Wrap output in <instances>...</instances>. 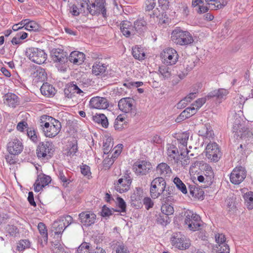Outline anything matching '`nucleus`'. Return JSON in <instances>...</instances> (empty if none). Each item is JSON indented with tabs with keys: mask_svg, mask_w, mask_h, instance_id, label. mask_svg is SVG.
Here are the masks:
<instances>
[{
	"mask_svg": "<svg viewBox=\"0 0 253 253\" xmlns=\"http://www.w3.org/2000/svg\"><path fill=\"white\" fill-rule=\"evenodd\" d=\"M133 27L135 34H141L146 28V22L142 19L138 20L134 22Z\"/></svg>",
	"mask_w": 253,
	"mask_h": 253,
	"instance_id": "f704fd0d",
	"label": "nucleus"
},
{
	"mask_svg": "<svg viewBox=\"0 0 253 253\" xmlns=\"http://www.w3.org/2000/svg\"><path fill=\"white\" fill-rule=\"evenodd\" d=\"M229 247L227 244L217 245L213 250L214 253H229Z\"/></svg>",
	"mask_w": 253,
	"mask_h": 253,
	"instance_id": "a18cd8bd",
	"label": "nucleus"
},
{
	"mask_svg": "<svg viewBox=\"0 0 253 253\" xmlns=\"http://www.w3.org/2000/svg\"><path fill=\"white\" fill-rule=\"evenodd\" d=\"M159 72L164 80L168 79L171 76L170 68L166 65H162L159 68Z\"/></svg>",
	"mask_w": 253,
	"mask_h": 253,
	"instance_id": "c03bdc74",
	"label": "nucleus"
},
{
	"mask_svg": "<svg viewBox=\"0 0 253 253\" xmlns=\"http://www.w3.org/2000/svg\"><path fill=\"white\" fill-rule=\"evenodd\" d=\"M203 172L206 176V186H210L213 182L214 175L211 167L207 164L202 166Z\"/></svg>",
	"mask_w": 253,
	"mask_h": 253,
	"instance_id": "b1692460",
	"label": "nucleus"
},
{
	"mask_svg": "<svg viewBox=\"0 0 253 253\" xmlns=\"http://www.w3.org/2000/svg\"><path fill=\"white\" fill-rule=\"evenodd\" d=\"M244 198L247 203L248 208L249 209H253V192L250 191L245 193L244 195Z\"/></svg>",
	"mask_w": 253,
	"mask_h": 253,
	"instance_id": "864d4df0",
	"label": "nucleus"
},
{
	"mask_svg": "<svg viewBox=\"0 0 253 253\" xmlns=\"http://www.w3.org/2000/svg\"><path fill=\"white\" fill-rule=\"evenodd\" d=\"M246 171L244 168L241 166L236 167L230 174V181L233 184H239L246 178Z\"/></svg>",
	"mask_w": 253,
	"mask_h": 253,
	"instance_id": "ddd939ff",
	"label": "nucleus"
},
{
	"mask_svg": "<svg viewBox=\"0 0 253 253\" xmlns=\"http://www.w3.org/2000/svg\"><path fill=\"white\" fill-rule=\"evenodd\" d=\"M165 191L166 192L164 194V196H165L166 200L168 202L173 201V196L176 195V190L175 187L173 185L167 187L166 185Z\"/></svg>",
	"mask_w": 253,
	"mask_h": 253,
	"instance_id": "72a5a7b5",
	"label": "nucleus"
},
{
	"mask_svg": "<svg viewBox=\"0 0 253 253\" xmlns=\"http://www.w3.org/2000/svg\"><path fill=\"white\" fill-rule=\"evenodd\" d=\"M96 214L91 211H84L79 214L80 222L85 227H89L95 222Z\"/></svg>",
	"mask_w": 253,
	"mask_h": 253,
	"instance_id": "2eb2a0df",
	"label": "nucleus"
},
{
	"mask_svg": "<svg viewBox=\"0 0 253 253\" xmlns=\"http://www.w3.org/2000/svg\"><path fill=\"white\" fill-rule=\"evenodd\" d=\"M189 152L187 150L186 154L184 153V156H180V160L179 162H181V164L182 166H186L190 163V157L189 155Z\"/></svg>",
	"mask_w": 253,
	"mask_h": 253,
	"instance_id": "0e129e2a",
	"label": "nucleus"
},
{
	"mask_svg": "<svg viewBox=\"0 0 253 253\" xmlns=\"http://www.w3.org/2000/svg\"><path fill=\"white\" fill-rule=\"evenodd\" d=\"M113 146V139L111 137H108L106 141L103 142V148L104 154H108L111 150Z\"/></svg>",
	"mask_w": 253,
	"mask_h": 253,
	"instance_id": "8fccbe9b",
	"label": "nucleus"
},
{
	"mask_svg": "<svg viewBox=\"0 0 253 253\" xmlns=\"http://www.w3.org/2000/svg\"><path fill=\"white\" fill-rule=\"evenodd\" d=\"M189 190L190 194L192 197L197 198L198 199H203L204 192L202 188L197 187L195 185H189Z\"/></svg>",
	"mask_w": 253,
	"mask_h": 253,
	"instance_id": "2f4dec72",
	"label": "nucleus"
},
{
	"mask_svg": "<svg viewBox=\"0 0 253 253\" xmlns=\"http://www.w3.org/2000/svg\"><path fill=\"white\" fill-rule=\"evenodd\" d=\"M5 231L10 236L15 237L19 233L17 227L13 225H7L5 227Z\"/></svg>",
	"mask_w": 253,
	"mask_h": 253,
	"instance_id": "13d9d810",
	"label": "nucleus"
},
{
	"mask_svg": "<svg viewBox=\"0 0 253 253\" xmlns=\"http://www.w3.org/2000/svg\"><path fill=\"white\" fill-rule=\"evenodd\" d=\"M105 4V0H95L90 4V7H88V11L92 15H99L101 13L104 18H106Z\"/></svg>",
	"mask_w": 253,
	"mask_h": 253,
	"instance_id": "6e6552de",
	"label": "nucleus"
},
{
	"mask_svg": "<svg viewBox=\"0 0 253 253\" xmlns=\"http://www.w3.org/2000/svg\"><path fill=\"white\" fill-rule=\"evenodd\" d=\"M156 171L160 176L165 178L167 176H169L171 173L172 170L170 167L166 163H161L156 167Z\"/></svg>",
	"mask_w": 253,
	"mask_h": 253,
	"instance_id": "cd10ccee",
	"label": "nucleus"
},
{
	"mask_svg": "<svg viewBox=\"0 0 253 253\" xmlns=\"http://www.w3.org/2000/svg\"><path fill=\"white\" fill-rule=\"evenodd\" d=\"M171 40L176 44L181 46L191 45L194 42L191 34L187 31L182 30L180 27H176L172 31Z\"/></svg>",
	"mask_w": 253,
	"mask_h": 253,
	"instance_id": "f257e3e1",
	"label": "nucleus"
},
{
	"mask_svg": "<svg viewBox=\"0 0 253 253\" xmlns=\"http://www.w3.org/2000/svg\"><path fill=\"white\" fill-rule=\"evenodd\" d=\"M18 102V97L12 93L5 94L3 96V102L10 107H15Z\"/></svg>",
	"mask_w": 253,
	"mask_h": 253,
	"instance_id": "7c9ffc66",
	"label": "nucleus"
},
{
	"mask_svg": "<svg viewBox=\"0 0 253 253\" xmlns=\"http://www.w3.org/2000/svg\"><path fill=\"white\" fill-rule=\"evenodd\" d=\"M78 253H91V247L89 243L84 242L78 247Z\"/></svg>",
	"mask_w": 253,
	"mask_h": 253,
	"instance_id": "5fc2aeb1",
	"label": "nucleus"
},
{
	"mask_svg": "<svg viewBox=\"0 0 253 253\" xmlns=\"http://www.w3.org/2000/svg\"><path fill=\"white\" fill-rule=\"evenodd\" d=\"M25 29L31 32H38L40 31L41 27L36 22L31 20L28 24H26Z\"/></svg>",
	"mask_w": 253,
	"mask_h": 253,
	"instance_id": "de8ad7c7",
	"label": "nucleus"
},
{
	"mask_svg": "<svg viewBox=\"0 0 253 253\" xmlns=\"http://www.w3.org/2000/svg\"><path fill=\"white\" fill-rule=\"evenodd\" d=\"M184 216V223L190 230L195 231L199 229L202 225V221L199 215L191 211L187 210L185 211Z\"/></svg>",
	"mask_w": 253,
	"mask_h": 253,
	"instance_id": "39448f33",
	"label": "nucleus"
},
{
	"mask_svg": "<svg viewBox=\"0 0 253 253\" xmlns=\"http://www.w3.org/2000/svg\"><path fill=\"white\" fill-rule=\"evenodd\" d=\"M161 212L169 216V215L173 214L174 209L172 206L166 203L162 206Z\"/></svg>",
	"mask_w": 253,
	"mask_h": 253,
	"instance_id": "6e6d98bb",
	"label": "nucleus"
},
{
	"mask_svg": "<svg viewBox=\"0 0 253 253\" xmlns=\"http://www.w3.org/2000/svg\"><path fill=\"white\" fill-rule=\"evenodd\" d=\"M142 197L140 196L138 192H134L130 196L131 205L134 207H139L141 204Z\"/></svg>",
	"mask_w": 253,
	"mask_h": 253,
	"instance_id": "79ce46f5",
	"label": "nucleus"
},
{
	"mask_svg": "<svg viewBox=\"0 0 253 253\" xmlns=\"http://www.w3.org/2000/svg\"><path fill=\"white\" fill-rule=\"evenodd\" d=\"M73 222V219L69 215L61 216L52 224L51 231L54 233L58 238L61 239V235L64 230Z\"/></svg>",
	"mask_w": 253,
	"mask_h": 253,
	"instance_id": "f03ea898",
	"label": "nucleus"
},
{
	"mask_svg": "<svg viewBox=\"0 0 253 253\" xmlns=\"http://www.w3.org/2000/svg\"><path fill=\"white\" fill-rule=\"evenodd\" d=\"M156 221L158 224L166 226L170 222L171 220L169 216L161 212L157 216Z\"/></svg>",
	"mask_w": 253,
	"mask_h": 253,
	"instance_id": "37998d69",
	"label": "nucleus"
},
{
	"mask_svg": "<svg viewBox=\"0 0 253 253\" xmlns=\"http://www.w3.org/2000/svg\"><path fill=\"white\" fill-rule=\"evenodd\" d=\"M36 151L37 157L39 159L48 160L53 155L54 145L50 141L41 142L39 144Z\"/></svg>",
	"mask_w": 253,
	"mask_h": 253,
	"instance_id": "20e7f679",
	"label": "nucleus"
},
{
	"mask_svg": "<svg viewBox=\"0 0 253 253\" xmlns=\"http://www.w3.org/2000/svg\"><path fill=\"white\" fill-rule=\"evenodd\" d=\"M30 242L28 240H21L17 243L16 250L19 252L23 251L30 247Z\"/></svg>",
	"mask_w": 253,
	"mask_h": 253,
	"instance_id": "3c124183",
	"label": "nucleus"
},
{
	"mask_svg": "<svg viewBox=\"0 0 253 253\" xmlns=\"http://www.w3.org/2000/svg\"><path fill=\"white\" fill-rule=\"evenodd\" d=\"M168 160L172 164H178L180 160V156H184V152L179 153L177 148L173 144L167 145Z\"/></svg>",
	"mask_w": 253,
	"mask_h": 253,
	"instance_id": "f8f14e48",
	"label": "nucleus"
},
{
	"mask_svg": "<svg viewBox=\"0 0 253 253\" xmlns=\"http://www.w3.org/2000/svg\"><path fill=\"white\" fill-rule=\"evenodd\" d=\"M118 201V207L120 209L119 210H114L112 209L114 211H117L120 212H126V203L124 200V199L120 197H118L117 198Z\"/></svg>",
	"mask_w": 253,
	"mask_h": 253,
	"instance_id": "603ef678",
	"label": "nucleus"
},
{
	"mask_svg": "<svg viewBox=\"0 0 253 253\" xmlns=\"http://www.w3.org/2000/svg\"><path fill=\"white\" fill-rule=\"evenodd\" d=\"M84 59V54L78 51H72L69 57V60L71 62L78 65L82 64Z\"/></svg>",
	"mask_w": 253,
	"mask_h": 253,
	"instance_id": "a878e982",
	"label": "nucleus"
},
{
	"mask_svg": "<svg viewBox=\"0 0 253 253\" xmlns=\"http://www.w3.org/2000/svg\"><path fill=\"white\" fill-rule=\"evenodd\" d=\"M161 57L167 65H174L178 61L179 55L175 49L168 47L164 50Z\"/></svg>",
	"mask_w": 253,
	"mask_h": 253,
	"instance_id": "9d476101",
	"label": "nucleus"
},
{
	"mask_svg": "<svg viewBox=\"0 0 253 253\" xmlns=\"http://www.w3.org/2000/svg\"><path fill=\"white\" fill-rule=\"evenodd\" d=\"M170 241L172 246L180 250H186L191 246L190 240L180 232L173 233Z\"/></svg>",
	"mask_w": 253,
	"mask_h": 253,
	"instance_id": "423d86ee",
	"label": "nucleus"
},
{
	"mask_svg": "<svg viewBox=\"0 0 253 253\" xmlns=\"http://www.w3.org/2000/svg\"><path fill=\"white\" fill-rule=\"evenodd\" d=\"M46 119L47 120V121L49 122L48 123H50V125H53L54 127L56 128H59L61 129V123L57 120L53 118L52 117L50 116H46Z\"/></svg>",
	"mask_w": 253,
	"mask_h": 253,
	"instance_id": "bf43d9fd",
	"label": "nucleus"
},
{
	"mask_svg": "<svg viewBox=\"0 0 253 253\" xmlns=\"http://www.w3.org/2000/svg\"><path fill=\"white\" fill-rule=\"evenodd\" d=\"M46 119L47 120V121L49 122L48 123H50V125H53L54 127L56 128H59L61 129V123L57 120L53 118L52 117L50 116H46Z\"/></svg>",
	"mask_w": 253,
	"mask_h": 253,
	"instance_id": "680f3d73",
	"label": "nucleus"
},
{
	"mask_svg": "<svg viewBox=\"0 0 253 253\" xmlns=\"http://www.w3.org/2000/svg\"><path fill=\"white\" fill-rule=\"evenodd\" d=\"M132 54L135 59L139 60H143L145 56V54L143 49L137 45L132 47Z\"/></svg>",
	"mask_w": 253,
	"mask_h": 253,
	"instance_id": "4c0bfd02",
	"label": "nucleus"
},
{
	"mask_svg": "<svg viewBox=\"0 0 253 253\" xmlns=\"http://www.w3.org/2000/svg\"><path fill=\"white\" fill-rule=\"evenodd\" d=\"M23 149L22 142L17 139H14L7 144V150L11 155H16L20 154Z\"/></svg>",
	"mask_w": 253,
	"mask_h": 253,
	"instance_id": "6ab92c4d",
	"label": "nucleus"
},
{
	"mask_svg": "<svg viewBox=\"0 0 253 253\" xmlns=\"http://www.w3.org/2000/svg\"><path fill=\"white\" fill-rule=\"evenodd\" d=\"M206 157L211 161L216 162L221 157L218 144L215 142L209 143L206 148Z\"/></svg>",
	"mask_w": 253,
	"mask_h": 253,
	"instance_id": "1a4fd4ad",
	"label": "nucleus"
},
{
	"mask_svg": "<svg viewBox=\"0 0 253 253\" xmlns=\"http://www.w3.org/2000/svg\"><path fill=\"white\" fill-rule=\"evenodd\" d=\"M80 91L75 82H72L66 84L64 92L66 97L72 98L75 96V93L79 94Z\"/></svg>",
	"mask_w": 253,
	"mask_h": 253,
	"instance_id": "bb28decb",
	"label": "nucleus"
},
{
	"mask_svg": "<svg viewBox=\"0 0 253 253\" xmlns=\"http://www.w3.org/2000/svg\"><path fill=\"white\" fill-rule=\"evenodd\" d=\"M35 77L38 78L39 81H43L46 78V73L44 69L40 67L36 68V71L34 73Z\"/></svg>",
	"mask_w": 253,
	"mask_h": 253,
	"instance_id": "ea45409f",
	"label": "nucleus"
},
{
	"mask_svg": "<svg viewBox=\"0 0 253 253\" xmlns=\"http://www.w3.org/2000/svg\"><path fill=\"white\" fill-rule=\"evenodd\" d=\"M167 182L163 177H157L151 181L150 194L153 199H156L162 195L166 189Z\"/></svg>",
	"mask_w": 253,
	"mask_h": 253,
	"instance_id": "7ed1b4c3",
	"label": "nucleus"
},
{
	"mask_svg": "<svg viewBox=\"0 0 253 253\" xmlns=\"http://www.w3.org/2000/svg\"><path fill=\"white\" fill-rule=\"evenodd\" d=\"M120 30L124 36L126 38L135 34L134 32V27L131 23L128 21H123L120 24Z\"/></svg>",
	"mask_w": 253,
	"mask_h": 253,
	"instance_id": "4be33fe9",
	"label": "nucleus"
},
{
	"mask_svg": "<svg viewBox=\"0 0 253 253\" xmlns=\"http://www.w3.org/2000/svg\"><path fill=\"white\" fill-rule=\"evenodd\" d=\"M46 119L47 120V121L49 122L48 123H50V125H53L54 127L56 128H59L61 129V123L57 120L53 118L52 117L50 116H46Z\"/></svg>",
	"mask_w": 253,
	"mask_h": 253,
	"instance_id": "052dcab7",
	"label": "nucleus"
},
{
	"mask_svg": "<svg viewBox=\"0 0 253 253\" xmlns=\"http://www.w3.org/2000/svg\"><path fill=\"white\" fill-rule=\"evenodd\" d=\"M51 180V177L48 175L44 174L39 175L34 185L35 191L40 192L42 188L50 183Z\"/></svg>",
	"mask_w": 253,
	"mask_h": 253,
	"instance_id": "a211bd4d",
	"label": "nucleus"
},
{
	"mask_svg": "<svg viewBox=\"0 0 253 253\" xmlns=\"http://www.w3.org/2000/svg\"><path fill=\"white\" fill-rule=\"evenodd\" d=\"M189 133L186 132H183L178 136L177 141L182 146L186 147L187 145V141L189 139Z\"/></svg>",
	"mask_w": 253,
	"mask_h": 253,
	"instance_id": "4d7b16f0",
	"label": "nucleus"
},
{
	"mask_svg": "<svg viewBox=\"0 0 253 253\" xmlns=\"http://www.w3.org/2000/svg\"><path fill=\"white\" fill-rule=\"evenodd\" d=\"M197 110L193 106L186 108L175 119V122L179 123L186 119L190 118L196 113Z\"/></svg>",
	"mask_w": 253,
	"mask_h": 253,
	"instance_id": "393cba45",
	"label": "nucleus"
},
{
	"mask_svg": "<svg viewBox=\"0 0 253 253\" xmlns=\"http://www.w3.org/2000/svg\"><path fill=\"white\" fill-rule=\"evenodd\" d=\"M41 126L45 136L49 138L55 137L61 130V129L54 127L53 125H50L48 122L44 123L43 126L41 125Z\"/></svg>",
	"mask_w": 253,
	"mask_h": 253,
	"instance_id": "5701e85b",
	"label": "nucleus"
},
{
	"mask_svg": "<svg viewBox=\"0 0 253 253\" xmlns=\"http://www.w3.org/2000/svg\"><path fill=\"white\" fill-rule=\"evenodd\" d=\"M116 253H130L127 247L123 243L117 244Z\"/></svg>",
	"mask_w": 253,
	"mask_h": 253,
	"instance_id": "e2e57ef3",
	"label": "nucleus"
},
{
	"mask_svg": "<svg viewBox=\"0 0 253 253\" xmlns=\"http://www.w3.org/2000/svg\"><path fill=\"white\" fill-rule=\"evenodd\" d=\"M75 83L78 86V89L80 90L79 91V94L83 93L84 90L87 91V88L90 85V82L87 80H86L85 82L78 81L77 82H75Z\"/></svg>",
	"mask_w": 253,
	"mask_h": 253,
	"instance_id": "49530a36",
	"label": "nucleus"
},
{
	"mask_svg": "<svg viewBox=\"0 0 253 253\" xmlns=\"http://www.w3.org/2000/svg\"><path fill=\"white\" fill-rule=\"evenodd\" d=\"M211 3H208L209 7L211 6L212 9L217 10L224 8L227 4V1L226 0H211Z\"/></svg>",
	"mask_w": 253,
	"mask_h": 253,
	"instance_id": "e433bc0d",
	"label": "nucleus"
},
{
	"mask_svg": "<svg viewBox=\"0 0 253 253\" xmlns=\"http://www.w3.org/2000/svg\"><path fill=\"white\" fill-rule=\"evenodd\" d=\"M89 106L92 109H106L109 107V102L105 97L95 96L90 99Z\"/></svg>",
	"mask_w": 253,
	"mask_h": 253,
	"instance_id": "dca6fc26",
	"label": "nucleus"
},
{
	"mask_svg": "<svg viewBox=\"0 0 253 253\" xmlns=\"http://www.w3.org/2000/svg\"><path fill=\"white\" fill-rule=\"evenodd\" d=\"M113 214V211L104 205L102 209L101 215L103 217H108Z\"/></svg>",
	"mask_w": 253,
	"mask_h": 253,
	"instance_id": "774afa93",
	"label": "nucleus"
},
{
	"mask_svg": "<svg viewBox=\"0 0 253 253\" xmlns=\"http://www.w3.org/2000/svg\"><path fill=\"white\" fill-rule=\"evenodd\" d=\"M243 124L242 123L241 119L240 117H235L233 125V130L235 134L237 135L238 131L241 130V128H243Z\"/></svg>",
	"mask_w": 253,
	"mask_h": 253,
	"instance_id": "09e8293b",
	"label": "nucleus"
},
{
	"mask_svg": "<svg viewBox=\"0 0 253 253\" xmlns=\"http://www.w3.org/2000/svg\"><path fill=\"white\" fill-rule=\"evenodd\" d=\"M38 229L39 231L42 236L43 239V242L42 241V240H39V242L40 243L42 247L44 246V245H46L47 243L48 240V233H47V229L46 226L44 223L43 222H40L38 225Z\"/></svg>",
	"mask_w": 253,
	"mask_h": 253,
	"instance_id": "c85d7f7f",
	"label": "nucleus"
},
{
	"mask_svg": "<svg viewBox=\"0 0 253 253\" xmlns=\"http://www.w3.org/2000/svg\"><path fill=\"white\" fill-rule=\"evenodd\" d=\"M134 100L130 97L122 98L118 102L119 109L122 112L127 113L132 111Z\"/></svg>",
	"mask_w": 253,
	"mask_h": 253,
	"instance_id": "aec40b11",
	"label": "nucleus"
},
{
	"mask_svg": "<svg viewBox=\"0 0 253 253\" xmlns=\"http://www.w3.org/2000/svg\"><path fill=\"white\" fill-rule=\"evenodd\" d=\"M125 122V118L123 115L118 116L114 122V128L116 130L122 129L124 127V125L126 126Z\"/></svg>",
	"mask_w": 253,
	"mask_h": 253,
	"instance_id": "58836bf2",
	"label": "nucleus"
},
{
	"mask_svg": "<svg viewBox=\"0 0 253 253\" xmlns=\"http://www.w3.org/2000/svg\"><path fill=\"white\" fill-rule=\"evenodd\" d=\"M173 182L176 185L177 188L183 194H186L187 193V189L186 185L179 177H175L173 179Z\"/></svg>",
	"mask_w": 253,
	"mask_h": 253,
	"instance_id": "a19ab883",
	"label": "nucleus"
},
{
	"mask_svg": "<svg viewBox=\"0 0 253 253\" xmlns=\"http://www.w3.org/2000/svg\"><path fill=\"white\" fill-rule=\"evenodd\" d=\"M107 65L100 61H96L92 66V72L95 76L104 74L107 70Z\"/></svg>",
	"mask_w": 253,
	"mask_h": 253,
	"instance_id": "c756f323",
	"label": "nucleus"
},
{
	"mask_svg": "<svg viewBox=\"0 0 253 253\" xmlns=\"http://www.w3.org/2000/svg\"><path fill=\"white\" fill-rule=\"evenodd\" d=\"M58 176L61 181L63 182V186L65 187H67L71 182L70 180L67 178L65 176V174L62 170L59 171Z\"/></svg>",
	"mask_w": 253,
	"mask_h": 253,
	"instance_id": "338daca9",
	"label": "nucleus"
},
{
	"mask_svg": "<svg viewBox=\"0 0 253 253\" xmlns=\"http://www.w3.org/2000/svg\"><path fill=\"white\" fill-rule=\"evenodd\" d=\"M25 54L32 62L38 64L44 63L47 58V55L43 50L36 47L27 48Z\"/></svg>",
	"mask_w": 253,
	"mask_h": 253,
	"instance_id": "0eeeda50",
	"label": "nucleus"
},
{
	"mask_svg": "<svg viewBox=\"0 0 253 253\" xmlns=\"http://www.w3.org/2000/svg\"><path fill=\"white\" fill-rule=\"evenodd\" d=\"M132 182V179L128 174L126 173L122 178L114 183L117 191L123 193L127 191Z\"/></svg>",
	"mask_w": 253,
	"mask_h": 253,
	"instance_id": "9b49d317",
	"label": "nucleus"
},
{
	"mask_svg": "<svg viewBox=\"0 0 253 253\" xmlns=\"http://www.w3.org/2000/svg\"><path fill=\"white\" fill-rule=\"evenodd\" d=\"M51 57L53 62L61 64H64L68 61L66 53L60 49H52L51 52Z\"/></svg>",
	"mask_w": 253,
	"mask_h": 253,
	"instance_id": "412c9836",
	"label": "nucleus"
},
{
	"mask_svg": "<svg viewBox=\"0 0 253 253\" xmlns=\"http://www.w3.org/2000/svg\"><path fill=\"white\" fill-rule=\"evenodd\" d=\"M241 130H239L237 133V138L241 139H245L246 138H251L253 136V130L252 128L244 127L241 128Z\"/></svg>",
	"mask_w": 253,
	"mask_h": 253,
	"instance_id": "c9c22d12",
	"label": "nucleus"
},
{
	"mask_svg": "<svg viewBox=\"0 0 253 253\" xmlns=\"http://www.w3.org/2000/svg\"><path fill=\"white\" fill-rule=\"evenodd\" d=\"M27 135L30 139L34 142H37L38 138L36 135V133L35 130L32 128H29L27 129Z\"/></svg>",
	"mask_w": 253,
	"mask_h": 253,
	"instance_id": "69168bd1",
	"label": "nucleus"
},
{
	"mask_svg": "<svg viewBox=\"0 0 253 253\" xmlns=\"http://www.w3.org/2000/svg\"><path fill=\"white\" fill-rule=\"evenodd\" d=\"M228 93L229 91L227 89L220 88L210 91L207 95V97L208 100L213 99L220 103L222 100L225 99L226 96Z\"/></svg>",
	"mask_w": 253,
	"mask_h": 253,
	"instance_id": "f3484780",
	"label": "nucleus"
},
{
	"mask_svg": "<svg viewBox=\"0 0 253 253\" xmlns=\"http://www.w3.org/2000/svg\"><path fill=\"white\" fill-rule=\"evenodd\" d=\"M40 90L42 95L47 97L53 96L55 93L54 87L47 83H43L41 87Z\"/></svg>",
	"mask_w": 253,
	"mask_h": 253,
	"instance_id": "473e14b6",
	"label": "nucleus"
},
{
	"mask_svg": "<svg viewBox=\"0 0 253 253\" xmlns=\"http://www.w3.org/2000/svg\"><path fill=\"white\" fill-rule=\"evenodd\" d=\"M152 165L146 161H137L133 165V169L137 175H144L151 170Z\"/></svg>",
	"mask_w": 253,
	"mask_h": 253,
	"instance_id": "4468645a",
	"label": "nucleus"
}]
</instances>
